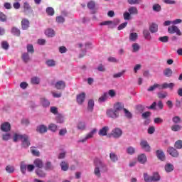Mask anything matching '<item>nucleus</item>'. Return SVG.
I'll return each instance as SVG.
<instances>
[{"instance_id": "obj_1", "label": "nucleus", "mask_w": 182, "mask_h": 182, "mask_svg": "<svg viewBox=\"0 0 182 182\" xmlns=\"http://www.w3.org/2000/svg\"><path fill=\"white\" fill-rule=\"evenodd\" d=\"M94 166H95V170L94 173L97 177H101L102 174L100 173V168H102L103 171H107V165H106L105 163L102 161V160L96 158L94 160Z\"/></svg>"}, {"instance_id": "obj_2", "label": "nucleus", "mask_w": 182, "mask_h": 182, "mask_svg": "<svg viewBox=\"0 0 182 182\" xmlns=\"http://www.w3.org/2000/svg\"><path fill=\"white\" fill-rule=\"evenodd\" d=\"M18 140H21V146L23 147V149H28L29 146H31V142L29 141V136L26 134H14L13 136V141L16 143Z\"/></svg>"}, {"instance_id": "obj_3", "label": "nucleus", "mask_w": 182, "mask_h": 182, "mask_svg": "<svg viewBox=\"0 0 182 182\" xmlns=\"http://www.w3.org/2000/svg\"><path fill=\"white\" fill-rule=\"evenodd\" d=\"M106 115L107 116V117H109V119H117L119 118V112H117L115 109L114 108H111V109H108L106 111Z\"/></svg>"}, {"instance_id": "obj_4", "label": "nucleus", "mask_w": 182, "mask_h": 182, "mask_svg": "<svg viewBox=\"0 0 182 182\" xmlns=\"http://www.w3.org/2000/svg\"><path fill=\"white\" fill-rule=\"evenodd\" d=\"M168 32L171 34L176 33L178 36H181L182 35L181 31H180V28H178V27L176 26H169L168 28Z\"/></svg>"}, {"instance_id": "obj_5", "label": "nucleus", "mask_w": 182, "mask_h": 182, "mask_svg": "<svg viewBox=\"0 0 182 182\" xmlns=\"http://www.w3.org/2000/svg\"><path fill=\"white\" fill-rule=\"evenodd\" d=\"M140 146L141 149L144 150V151L149 152L151 150L150 144H149V142H147L146 140H141L140 142Z\"/></svg>"}, {"instance_id": "obj_6", "label": "nucleus", "mask_w": 182, "mask_h": 182, "mask_svg": "<svg viewBox=\"0 0 182 182\" xmlns=\"http://www.w3.org/2000/svg\"><path fill=\"white\" fill-rule=\"evenodd\" d=\"M111 134L114 139H119V137H121L122 134H123V131H122L120 128H115L112 129Z\"/></svg>"}, {"instance_id": "obj_7", "label": "nucleus", "mask_w": 182, "mask_h": 182, "mask_svg": "<svg viewBox=\"0 0 182 182\" xmlns=\"http://www.w3.org/2000/svg\"><path fill=\"white\" fill-rule=\"evenodd\" d=\"M96 129H92L90 133L86 135V136L83 139H80V141H78V143H85L86 140H89V139L93 138V136H95V133H96Z\"/></svg>"}, {"instance_id": "obj_8", "label": "nucleus", "mask_w": 182, "mask_h": 182, "mask_svg": "<svg viewBox=\"0 0 182 182\" xmlns=\"http://www.w3.org/2000/svg\"><path fill=\"white\" fill-rule=\"evenodd\" d=\"M167 152L168 154H170V156H172V157H178L179 156L178 151L171 146L168 148Z\"/></svg>"}, {"instance_id": "obj_9", "label": "nucleus", "mask_w": 182, "mask_h": 182, "mask_svg": "<svg viewBox=\"0 0 182 182\" xmlns=\"http://www.w3.org/2000/svg\"><path fill=\"white\" fill-rule=\"evenodd\" d=\"M55 87L58 90H63L66 87V83L63 80L58 81L55 85Z\"/></svg>"}, {"instance_id": "obj_10", "label": "nucleus", "mask_w": 182, "mask_h": 182, "mask_svg": "<svg viewBox=\"0 0 182 182\" xmlns=\"http://www.w3.org/2000/svg\"><path fill=\"white\" fill-rule=\"evenodd\" d=\"M85 99H86V94L85 92H82L80 95H77V103L78 105H83V102H85Z\"/></svg>"}, {"instance_id": "obj_11", "label": "nucleus", "mask_w": 182, "mask_h": 182, "mask_svg": "<svg viewBox=\"0 0 182 182\" xmlns=\"http://www.w3.org/2000/svg\"><path fill=\"white\" fill-rule=\"evenodd\" d=\"M1 132H8L11 131V124L9 122H4L1 125Z\"/></svg>"}, {"instance_id": "obj_12", "label": "nucleus", "mask_w": 182, "mask_h": 182, "mask_svg": "<svg viewBox=\"0 0 182 182\" xmlns=\"http://www.w3.org/2000/svg\"><path fill=\"white\" fill-rule=\"evenodd\" d=\"M34 167L36 168H43V161L40 159H36L33 161Z\"/></svg>"}, {"instance_id": "obj_13", "label": "nucleus", "mask_w": 182, "mask_h": 182, "mask_svg": "<svg viewBox=\"0 0 182 182\" xmlns=\"http://www.w3.org/2000/svg\"><path fill=\"white\" fill-rule=\"evenodd\" d=\"M156 156L161 161H164V160H166V155H164V152L161 150L156 151Z\"/></svg>"}, {"instance_id": "obj_14", "label": "nucleus", "mask_w": 182, "mask_h": 182, "mask_svg": "<svg viewBox=\"0 0 182 182\" xmlns=\"http://www.w3.org/2000/svg\"><path fill=\"white\" fill-rule=\"evenodd\" d=\"M138 161L141 163V164H144L147 162V156L145 154H141L138 156Z\"/></svg>"}, {"instance_id": "obj_15", "label": "nucleus", "mask_w": 182, "mask_h": 182, "mask_svg": "<svg viewBox=\"0 0 182 182\" xmlns=\"http://www.w3.org/2000/svg\"><path fill=\"white\" fill-rule=\"evenodd\" d=\"M149 31L151 33H156L159 31V25L156 24V23H152L149 26Z\"/></svg>"}, {"instance_id": "obj_16", "label": "nucleus", "mask_w": 182, "mask_h": 182, "mask_svg": "<svg viewBox=\"0 0 182 182\" xmlns=\"http://www.w3.org/2000/svg\"><path fill=\"white\" fill-rule=\"evenodd\" d=\"M114 109L119 113L120 110H123L124 109V105L122 102H117L114 105Z\"/></svg>"}, {"instance_id": "obj_17", "label": "nucleus", "mask_w": 182, "mask_h": 182, "mask_svg": "<svg viewBox=\"0 0 182 182\" xmlns=\"http://www.w3.org/2000/svg\"><path fill=\"white\" fill-rule=\"evenodd\" d=\"M36 130L38 133H41L42 134L48 132V127L45 125H39L38 127H37Z\"/></svg>"}, {"instance_id": "obj_18", "label": "nucleus", "mask_w": 182, "mask_h": 182, "mask_svg": "<svg viewBox=\"0 0 182 182\" xmlns=\"http://www.w3.org/2000/svg\"><path fill=\"white\" fill-rule=\"evenodd\" d=\"M21 28L24 31L29 28V21L26 18H23L21 21Z\"/></svg>"}, {"instance_id": "obj_19", "label": "nucleus", "mask_w": 182, "mask_h": 182, "mask_svg": "<svg viewBox=\"0 0 182 182\" xmlns=\"http://www.w3.org/2000/svg\"><path fill=\"white\" fill-rule=\"evenodd\" d=\"M107 132H109V127H104L100 129L98 134L99 136H107Z\"/></svg>"}, {"instance_id": "obj_20", "label": "nucleus", "mask_w": 182, "mask_h": 182, "mask_svg": "<svg viewBox=\"0 0 182 182\" xmlns=\"http://www.w3.org/2000/svg\"><path fill=\"white\" fill-rule=\"evenodd\" d=\"M95 107V100H89L87 104V110L88 112H93V109Z\"/></svg>"}, {"instance_id": "obj_21", "label": "nucleus", "mask_w": 182, "mask_h": 182, "mask_svg": "<svg viewBox=\"0 0 182 182\" xmlns=\"http://www.w3.org/2000/svg\"><path fill=\"white\" fill-rule=\"evenodd\" d=\"M60 167L63 171H68V170H69V164L65 161H63L60 163Z\"/></svg>"}, {"instance_id": "obj_22", "label": "nucleus", "mask_w": 182, "mask_h": 182, "mask_svg": "<svg viewBox=\"0 0 182 182\" xmlns=\"http://www.w3.org/2000/svg\"><path fill=\"white\" fill-rule=\"evenodd\" d=\"M45 34L49 38H53V36H55V31H53L52 28H48L46 30Z\"/></svg>"}, {"instance_id": "obj_23", "label": "nucleus", "mask_w": 182, "mask_h": 182, "mask_svg": "<svg viewBox=\"0 0 182 182\" xmlns=\"http://www.w3.org/2000/svg\"><path fill=\"white\" fill-rule=\"evenodd\" d=\"M138 38L139 35L137 34V33H131L129 34V41H131V42H136Z\"/></svg>"}, {"instance_id": "obj_24", "label": "nucleus", "mask_w": 182, "mask_h": 182, "mask_svg": "<svg viewBox=\"0 0 182 182\" xmlns=\"http://www.w3.org/2000/svg\"><path fill=\"white\" fill-rule=\"evenodd\" d=\"M21 58L24 63H28V62L31 60V58L29 57V54H28V53H23Z\"/></svg>"}, {"instance_id": "obj_25", "label": "nucleus", "mask_w": 182, "mask_h": 182, "mask_svg": "<svg viewBox=\"0 0 182 182\" xmlns=\"http://www.w3.org/2000/svg\"><path fill=\"white\" fill-rule=\"evenodd\" d=\"M165 170L166 173H171L174 170V165L171 164H166L165 165Z\"/></svg>"}, {"instance_id": "obj_26", "label": "nucleus", "mask_w": 182, "mask_h": 182, "mask_svg": "<svg viewBox=\"0 0 182 182\" xmlns=\"http://www.w3.org/2000/svg\"><path fill=\"white\" fill-rule=\"evenodd\" d=\"M41 103L43 107H48L50 105V102L46 98H41Z\"/></svg>"}, {"instance_id": "obj_27", "label": "nucleus", "mask_w": 182, "mask_h": 182, "mask_svg": "<svg viewBox=\"0 0 182 182\" xmlns=\"http://www.w3.org/2000/svg\"><path fill=\"white\" fill-rule=\"evenodd\" d=\"M44 170H46V171L53 170V165H52V163L50 161H47L45 164Z\"/></svg>"}, {"instance_id": "obj_28", "label": "nucleus", "mask_w": 182, "mask_h": 182, "mask_svg": "<svg viewBox=\"0 0 182 182\" xmlns=\"http://www.w3.org/2000/svg\"><path fill=\"white\" fill-rule=\"evenodd\" d=\"M143 35L144 38L147 41H150V39H151V36L150 35V31H149V30L144 29L143 31Z\"/></svg>"}, {"instance_id": "obj_29", "label": "nucleus", "mask_w": 182, "mask_h": 182, "mask_svg": "<svg viewBox=\"0 0 182 182\" xmlns=\"http://www.w3.org/2000/svg\"><path fill=\"white\" fill-rule=\"evenodd\" d=\"M11 33L14 35V36H21V30H19L16 27H13L11 28Z\"/></svg>"}, {"instance_id": "obj_30", "label": "nucleus", "mask_w": 182, "mask_h": 182, "mask_svg": "<svg viewBox=\"0 0 182 182\" xmlns=\"http://www.w3.org/2000/svg\"><path fill=\"white\" fill-rule=\"evenodd\" d=\"M175 85L174 83L173 82H171V83H164L162 85H161V89H173V87H174Z\"/></svg>"}, {"instance_id": "obj_31", "label": "nucleus", "mask_w": 182, "mask_h": 182, "mask_svg": "<svg viewBox=\"0 0 182 182\" xmlns=\"http://www.w3.org/2000/svg\"><path fill=\"white\" fill-rule=\"evenodd\" d=\"M77 129L78 130H81L82 132L83 130H85L86 129V124H85V122H80L77 124Z\"/></svg>"}, {"instance_id": "obj_32", "label": "nucleus", "mask_w": 182, "mask_h": 182, "mask_svg": "<svg viewBox=\"0 0 182 182\" xmlns=\"http://www.w3.org/2000/svg\"><path fill=\"white\" fill-rule=\"evenodd\" d=\"M108 95L107 92H105L99 99V103H103V102H106L107 100Z\"/></svg>"}, {"instance_id": "obj_33", "label": "nucleus", "mask_w": 182, "mask_h": 182, "mask_svg": "<svg viewBox=\"0 0 182 182\" xmlns=\"http://www.w3.org/2000/svg\"><path fill=\"white\" fill-rule=\"evenodd\" d=\"M164 75L166 77H170L173 75V70L170 68H166L164 70Z\"/></svg>"}, {"instance_id": "obj_34", "label": "nucleus", "mask_w": 182, "mask_h": 182, "mask_svg": "<svg viewBox=\"0 0 182 182\" xmlns=\"http://www.w3.org/2000/svg\"><path fill=\"white\" fill-rule=\"evenodd\" d=\"M109 158H110V160L112 161V163H116V161H117V160H119L117 155H116V154H114L113 152L109 154Z\"/></svg>"}, {"instance_id": "obj_35", "label": "nucleus", "mask_w": 182, "mask_h": 182, "mask_svg": "<svg viewBox=\"0 0 182 182\" xmlns=\"http://www.w3.org/2000/svg\"><path fill=\"white\" fill-rule=\"evenodd\" d=\"M46 11L49 16H53L55 15V10L52 7H48Z\"/></svg>"}, {"instance_id": "obj_36", "label": "nucleus", "mask_w": 182, "mask_h": 182, "mask_svg": "<svg viewBox=\"0 0 182 182\" xmlns=\"http://www.w3.org/2000/svg\"><path fill=\"white\" fill-rule=\"evenodd\" d=\"M128 11H129L130 15H137V14L139 13L137 8H136V7H130L128 9Z\"/></svg>"}, {"instance_id": "obj_37", "label": "nucleus", "mask_w": 182, "mask_h": 182, "mask_svg": "<svg viewBox=\"0 0 182 182\" xmlns=\"http://www.w3.org/2000/svg\"><path fill=\"white\" fill-rule=\"evenodd\" d=\"M171 130H172V132H180V130H181V126L178 124L172 125L171 127Z\"/></svg>"}, {"instance_id": "obj_38", "label": "nucleus", "mask_w": 182, "mask_h": 182, "mask_svg": "<svg viewBox=\"0 0 182 182\" xmlns=\"http://www.w3.org/2000/svg\"><path fill=\"white\" fill-rule=\"evenodd\" d=\"M152 9L154 12H160V11H161V6L159 4H154Z\"/></svg>"}, {"instance_id": "obj_39", "label": "nucleus", "mask_w": 182, "mask_h": 182, "mask_svg": "<svg viewBox=\"0 0 182 182\" xmlns=\"http://www.w3.org/2000/svg\"><path fill=\"white\" fill-rule=\"evenodd\" d=\"M124 113L125 117H127V119H132V117H133V114H132V112H130L126 108H124Z\"/></svg>"}, {"instance_id": "obj_40", "label": "nucleus", "mask_w": 182, "mask_h": 182, "mask_svg": "<svg viewBox=\"0 0 182 182\" xmlns=\"http://www.w3.org/2000/svg\"><path fill=\"white\" fill-rule=\"evenodd\" d=\"M36 173L37 174V176H38V177H46V173H45V171H43L41 169H36Z\"/></svg>"}, {"instance_id": "obj_41", "label": "nucleus", "mask_w": 182, "mask_h": 182, "mask_svg": "<svg viewBox=\"0 0 182 182\" xmlns=\"http://www.w3.org/2000/svg\"><path fill=\"white\" fill-rule=\"evenodd\" d=\"M6 171L9 173V174H12L14 171H15V168L11 165L6 166Z\"/></svg>"}, {"instance_id": "obj_42", "label": "nucleus", "mask_w": 182, "mask_h": 182, "mask_svg": "<svg viewBox=\"0 0 182 182\" xmlns=\"http://www.w3.org/2000/svg\"><path fill=\"white\" fill-rule=\"evenodd\" d=\"M8 21V17L5 14L0 11V22H6Z\"/></svg>"}, {"instance_id": "obj_43", "label": "nucleus", "mask_w": 182, "mask_h": 182, "mask_svg": "<svg viewBox=\"0 0 182 182\" xmlns=\"http://www.w3.org/2000/svg\"><path fill=\"white\" fill-rule=\"evenodd\" d=\"M174 147L176 148L178 150L182 149V140H178L175 142Z\"/></svg>"}, {"instance_id": "obj_44", "label": "nucleus", "mask_w": 182, "mask_h": 182, "mask_svg": "<svg viewBox=\"0 0 182 182\" xmlns=\"http://www.w3.org/2000/svg\"><path fill=\"white\" fill-rule=\"evenodd\" d=\"M172 122L175 124H178V123H181V118H180L178 116H175L172 118Z\"/></svg>"}, {"instance_id": "obj_45", "label": "nucleus", "mask_w": 182, "mask_h": 182, "mask_svg": "<svg viewBox=\"0 0 182 182\" xmlns=\"http://www.w3.org/2000/svg\"><path fill=\"white\" fill-rule=\"evenodd\" d=\"M132 49V52H139V50H140V46L139 45V43H133Z\"/></svg>"}, {"instance_id": "obj_46", "label": "nucleus", "mask_w": 182, "mask_h": 182, "mask_svg": "<svg viewBox=\"0 0 182 182\" xmlns=\"http://www.w3.org/2000/svg\"><path fill=\"white\" fill-rule=\"evenodd\" d=\"M27 52L28 53H35V50L33 49V46L31 44H28L27 45Z\"/></svg>"}, {"instance_id": "obj_47", "label": "nucleus", "mask_w": 182, "mask_h": 182, "mask_svg": "<svg viewBox=\"0 0 182 182\" xmlns=\"http://www.w3.org/2000/svg\"><path fill=\"white\" fill-rule=\"evenodd\" d=\"M55 21L57 23H63L65 22V18L62 16H58L55 18Z\"/></svg>"}, {"instance_id": "obj_48", "label": "nucleus", "mask_w": 182, "mask_h": 182, "mask_svg": "<svg viewBox=\"0 0 182 182\" xmlns=\"http://www.w3.org/2000/svg\"><path fill=\"white\" fill-rule=\"evenodd\" d=\"M152 181H160V175L159 173H154V175L151 176Z\"/></svg>"}, {"instance_id": "obj_49", "label": "nucleus", "mask_w": 182, "mask_h": 182, "mask_svg": "<svg viewBox=\"0 0 182 182\" xmlns=\"http://www.w3.org/2000/svg\"><path fill=\"white\" fill-rule=\"evenodd\" d=\"M48 130H50V132H56V130H58V126L54 124H50L48 126Z\"/></svg>"}, {"instance_id": "obj_50", "label": "nucleus", "mask_w": 182, "mask_h": 182, "mask_svg": "<svg viewBox=\"0 0 182 182\" xmlns=\"http://www.w3.org/2000/svg\"><path fill=\"white\" fill-rule=\"evenodd\" d=\"M157 96L159 99H166V96H168V94L167 92H158Z\"/></svg>"}, {"instance_id": "obj_51", "label": "nucleus", "mask_w": 182, "mask_h": 182, "mask_svg": "<svg viewBox=\"0 0 182 182\" xmlns=\"http://www.w3.org/2000/svg\"><path fill=\"white\" fill-rule=\"evenodd\" d=\"M1 48L5 50H8V49H9V43H8V41H3L1 43Z\"/></svg>"}, {"instance_id": "obj_52", "label": "nucleus", "mask_w": 182, "mask_h": 182, "mask_svg": "<svg viewBox=\"0 0 182 182\" xmlns=\"http://www.w3.org/2000/svg\"><path fill=\"white\" fill-rule=\"evenodd\" d=\"M39 82H41V80H39V77H34L31 78L32 85H39Z\"/></svg>"}, {"instance_id": "obj_53", "label": "nucleus", "mask_w": 182, "mask_h": 182, "mask_svg": "<svg viewBox=\"0 0 182 182\" xmlns=\"http://www.w3.org/2000/svg\"><path fill=\"white\" fill-rule=\"evenodd\" d=\"M157 87H160V85L154 84V85L149 87L147 90H148V92H153V90H156V89H157Z\"/></svg>"}, {"instance_id": "obj_54", "label": "nucleus", "mask_w": 182, "mask_h": 182, "mask_svg": "<svg viewBox=\"0 0 182 182\" xmlns=\"http://www.w3.org/2000/svg\"><path fill=\"white\" fill-rule=\"evenodd\" d=\"M144 181H146V182H152L153 181L151 176H149V175H147V173L144 174Z\"/></svg>"}, {"instance_id": "obj_55", "label": "nucleus", "mask_w": 182, "mask_h": 182, "mask_svg": "<svg viewBox=\"0 0 182 182\" xmlns=\"http://www.w3.org/2000/svg\"><path fill=\"white\" fill-rule=\"evenodd\" d=\"M134 151H136V149L133 146H129L127 149V153L128 154H134Z\"/></svg>"}, {"instance_id": "obj_56", "label": "nucleus", "mask_w": 182, "mask_h": 182, "mask_svg": "<svg viewBox=\"0 0 182 182\" xmlns=\"http://www.w3.org/2000/svg\"><path fill=\"white\" fill-rule=\"evenodd\" d=\"M95 6H96V4L94 1H90V2H88L87 8H89V9H93Z\"/></svg>"}, {"instance_id": "obj_57", "label": "nucleus", "mask_w": 182, "mask_h": 182, "mask_svg": "<svg viewBox=\"0 0 182 182\" xmlns=\"http://www.w3.org/2000/svg\"><path fill=\"white\" fill-rule=\"evenodd\" d=\"M23 8H24V12H28V11H31L32 9L29 4H28L27 2L24 3Z\"/></svg>"}, {"instance_id": "obj_58", "label": "nucleus", "mask_w": 182, "mask_h": 182, "mask_svg": "<svg viewBox=\"0 0 182 182\" xmlns=\"http://www.w3.org/2000/svg\"><path fill=\"white\" fill-rule=\"evenodd\" d=\"M163 119H161V117H156L155 119H154V122L156 124H161V123H163Z\"/></svg>"}, {"instance_id": "obj_59", "label": "nucleus", "mask_w": 182, "mask_h": 182, "mask_svg": "<svg viewBox=\"0 0 182 182\" xmlns=\"http://www.w3.org/2000/svg\"><path fill=\"white\" fill-rule=\"evenodd\" d=\"M46 65H48V66H50V67H53L55 66L56 64L55 63V60H48L46 61Z\"/></svg>"}, {"instance_id": "obj_60", "label": "nucleus", "mask_w": 182, "mask_h": 182, "mask_svg": "<svg viewBox=\"0 0 182 182\" xmlns=\"http://www.w3.org/2000/svg\"><path fill=\"white\" fill-rule=\"evenodd\" d=\"M127 26V21L124 22V23H122V24H120L117 29L118 31H122V29H124V28Z\"/></svg>"}, {"instance_id": "obj_61", "label": "nucleus", "mask_w": 182, "mask_h": 182, "mask_svg": "<svg viewBox=\"0 0 182 182\" xmlns=\"http://www.w3.org/2000/svg\"><path fill=\"white\" fill-rule=\"evenodd\" d=\"M159 41H160V42H164V43H166V42H168V36L159 37Z\"/></svg>"}, {"instance_id": "obj_62", "label": "nucleus", "mask_w": 182, "mask_h": 182, "mask_svg": "<svg viewBox=\"0 0 182 182\" xmlns=\"http://www.w3.org/2000/svg\"><path fill=\"white\" fill-rule=\"evenodd\" d=\"M156 132V128L154 127H149L148 129V134H153Z\"/></svg>"}, {"instance_id": "obj_63", "label": "nucleus", "mask_w": 182, "mask_h": 182, "mask_svg": "<svg viewBox=\"0 0 182 182\" xmlns=\"http://www.w3.org/2000/svg\"><path fill=\"white\" fill-rule=\"evenodd\" d=\"M151 113L150 112H146L142 113V118L147 119L148 117H150Z\"/></svg>"}, {"instance_id": "obj_64", "label": "nucleus", "mask_w": 182, "mask_h": 182, "mask_svg": "<svg viewBox=\"0 0 182 182\" xmlns=\"http://www.w3.org/2000/svg\"><path fill=\"white\" fill-rule=\"evenodd\" d=\"M9 139H11V134H3V137H2L3 140L6 141L9 140Z\"/></svg>"}]
</instances>
